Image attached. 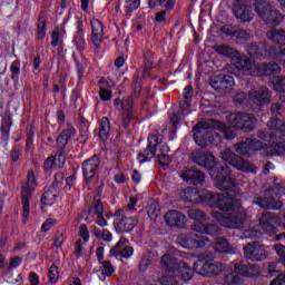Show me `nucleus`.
<instances>
[{
  "instance_id": "1",
  "label": "nucleus",
  "mask_w": 285,
  "mask_h": 285,
  "mask_svg": "<svg viewBox=\"0 0 285 285\" xmlns=\"http://www.w3.org/2000/svg\"><path fill=\"white\" fill-rule=\"evenodd\" d=\"M236 68L237 70H242L243 75H249L252 77H268L282 72V67L276 62L255 63L249 58H239Z\"/></svg>"
},
{
  "instance_id": "2",
  "label": "nucleus",
  "mask_w": 285,
  "mask_h": 285,
  "mask_svg": "<svg viewBox=\"0 0 285 285\" xmlns=\"http://www.w3.org/2000/svg\"><path fill=\"white\" fill-rule=\"evenodd\" d=\"M212 217L220 226H224L225 228H242L244 224L246 223V219H248V216L246 214V209L243 208V206L238 203L236 207L229 210V214H224L218 210H213L212 212Z\"/></svg>"
},
{
  "instance_id": "3",
  "label": "nucleus",
  "mask_w": 285,
  "mask_h": 285,
  "mask_svg": "<svg viewBox=\"0 0 285 285\" xmlns=\"http://www.w3.org/2000/svg\"><path fill=\"white\" fill-rule=\"evenodd\" d=\"M210 177L214 179L215 188L218 190H230V193L237 194V183L235 177L230 175V169L228 166H217L215 169H212Z\"/></svg>"
},
{
  "instance_id": "4",
  "label": "nucleus",
  "mask_w": 285,
  "mask_h": 285,
  "mask_svg": "<svg viewBox=\"0 0 285 285\" xmlns=\"http://www.w3.org/2000/svg\"><path fill=\"white\" fill-rule=\"evenodd\" d=\"M205 202L210 206V208H218V210H223L224 213H230V210L239 205V200L232 197L228 193L219 194L207 191V194H205Z\"/></svg>"
},
{
  "instance_id": "5",
  "label": "nucleus",
  "mask_w": 285,
  "mask_h": 285,
  "mask_svg": "<svg viewBox=\"0 0 285 285\" xmlns=\"http://www.w3.org/2000/svg\"><path fill=\"white\" fill-rule=\"evenodd\" d=\"M205 202L210 206V208H218V210H223L224 213H230V210L239 205V200L232 197L228 193L219 194L207 191V194H205Z\"/></svg>"
},
{
  "instance_id": "6",
  "label": "nucleus",
  "mask_w": 285,
  "mask_h": 285,
  "mask_svg": "<svg viewBox=\"0 0 285 285\" xmlns=\"http://www.w3.org/2000/svg\"><path fill=\"white\" fill-rule=\"evenodd\" d=\"M284 193V187H272L266 191L265 198H263L259 195H255L254 204H256V206H259L261 208H271L272 210H279V208H282L284 204L277 199L278 197H282Z\"/></svg>"
},
{
  "instance_id": "7",
  "label": "nucleus",
  "mask_w": 285,
  "mask_h": 285,
  "mask_svg": "<svg viewBox=\"0 0 285 285\" xmlns=\"http://www.w3.org/2000/svg\"><path fill=\"white\" fill-rule=\"evenodd\" d=\"M255 12L269 26L277 27L284 20L282 12L273 9L266 0H255Z\"/></svg>"
},
{
  "instance_id": "8",
  "label": "nucleus",
  "mask_w": 285,
  "mask_h": 285,
  "mask_svg": "<svg viewBox=\"0 0 285 285\" xmlns=\"http://www.w3.org/2000/svg\"><path fill=\"white\" fill-rule=\"evenodd\" d=\"M248 53L250 57L256 59H264V57H273L276 61H279V63H283L285 66V49L282 47H275L271 48L269 51L266 50V45L261 43L257 45H250L248 48Z\"/></svg>"
},
{
  "instance_id": "9",
  "label": "nucleus",
  "mask_w": 285,
  "mask_h": 285,
  "mask_svg": "<svg viewBox=\"0 0 285 285\" xmlns=\"http://www.w3.org/2000/svg\"><path fill=\"white\" fill-rule=\"evenodd\" d=\"M160 264L163 268H174L176 275H181V279L184 282H188L193 278V268L188 266V264L184 263L183 261H177V258L173 257L171 255L165 254L160 258Z\"/></svg>"
},
{
  "instance_id": "10",
  "label": "nucleus",
  "mask_w": 285,
  "mask_h": 285,
  "mask_svg": "<svg viewBox=\"0 0 285 285\" xmlns=\"http://www.w3.org/2000/svg\"><path fill=\"white\" fill-rule=\"evenodd\" d=\"M220 158L223 161H226V164H229V166H234L237 170H242V173H257V167L255 165L235 155V153L228 148H225L220 153Z\"/></svg>"
},
{
  "instance_id": "11",
  "label": "nucleus",
  "mask_w": 285,
  "mask_h": 285,
  "mask_svg": "<svg viewBox=\"0 0 285 285\" xmlns=\"http://www.w3.org/2000/svg\"><path fill=\"white\" fill-rule=\"evenodd\" d=\"M257 118L253 114L248 112H236L229 116V126L244 130V132H250L255 130Z\"/></svg>"
},
{
  "instance_id": "12",
  "label": "nucleus",
  "mask_w": 285,
  "mask_h": 285,
  "mask_svg": "<svg viewBox=\"0 0 285 285\" xmlns=\"http://www.w3.org/2000/svg\"><path fill=\"white\" fill-rule=\"evenodd\" d=\"M35 186H37L35 171L29 170L27 174V186H24L21 190L23 219H28L30 216V199H32V190H35Z\"/></svg>"
},
{
  "instance_id": "13",
  "label": "nucleus",
  "mask_w": 285,
  "mask_h": 285,
  "mask_svg": "<svg viewBox=\"0 0 285 285\" xmlns=\"http://www.w3.org/2000/svg\"><path fill=\"white\" fill-rule=\"evenodd\" d=\"M267 126L269 130H273L274 134H266V131L259 130L257 131L258 139L271 144L273 139H282V137H284L285 121H282L279 118L272 117L268 120Z\"/></svg>"
},
{
  "instance_id": "14",
  "label": "nucleus",
  "mask_w": 285,
  "mask_h": 285,
  "mask_svg": "<svg viewBox=\"0 0 285 285\" xmlns=\"http://www.w3.org/2000/svg\"><path fill=\"white\" fill-rule=\"evenodd\" d=\"M255 277L257 275V268L253 265H239L234 267V272L225 276V284L227 285H240L242 277Z\"/></svg>"
},
{
  "instance_id": "15",
  "label": "nucleus",
  "mask_w": 285,
  "mask_h": 285,
  "mask_svg": "<svg viewBox=\"0 0 285 285\" xmlns=\"http://www.w3.org/2000/svg\"><path fill=\"white\" fill-rule=\"evenodd\" d=\"M178 242L183 248H204V246L210 244L208 237L197 234L196 230L188 234H181L178 237Z\"/></svg>"
},
{
  "instance_id": "16",
  "label": "nucleus",
  "mask_w": 285,
  "mask_h": 285,
  "mask_svg": "<svg viewBox=\"0 0 285 285\" xmlns=\"http://www.w3.org/2000/svg\"><path fill=\"white\" fill-rule=\"evenodd\" d=\"M135 104V98L132 96H129L125 101H121L120 99L114 100V106L118 110H121L120 119H121V126L122 128H128L130 126V121L134 119L132 115V106Z\"/></svg>"
},
{
  "instance_id": "17",
  "label": "nucleus",
  "mask_w": 285,
  "mask_h": 285,
  "mask_svg": "<svg viewBox=\"0 0 285 285\" xmlns=\"http://www.w3.org/2000/svg\"><path fill=\"white\" fill-rule=\"evenodd\" d=\"M249 104L262 108L266 104H271V90L266 86H258L252 88L247 94Z\"/></svg>"
},
{
  "instance_id": "18",
  "label": "nucleus",
  "mask_w": 285,
  "mask_h": 285,
  "mask_svg": "<svg viewBox=\"0 0 285 285\" xmlns=\"http://www.w3.org/2000/svg\"><path fill=\"white\" fill-rule=\"evenodd\" d=\"M114 226L118 233H130L139 224V220L135 217H126L124 210H118L115 214Z\"/></svg>"
},
{
  "instance_id": "19",
  "label": "nucleus",
  "mask_w": 285,
  "mask_h": 285,
  "mask_svg": "<svg viewBox=\"0 0 285 285\" xmlns=\"http://www.w3.org/2000/svg\"><path fill=\"white\" fill-rule=\"evenodd\" d=\"M191 161L203 168H206L209 171V175L212 170H215L219 166L215 161V156H213V154L199 150L191 153Z\"/></svg>"
},
{
  "instance_id": "20",
  "label": "nucleus",
  "mask_w": 285,
  "mask_h": 285,
  "mask_svg": "<svg viewBox=\"0 0 285 285\" xmlns=\"http://www.w3.org/2000/svg\"><path fill=\"white\" fill-rule=\"evenodd\" d=\"M244 255L252 262H264L268 257V249L257 243L247 244L244 247Z\"/></svg>"
},
{
  "instance_id": "21",
  "label": "nucleus",
  "mask_w": 285,
  "mask_h": 285,
  "mask_svg": "<svg viewBox=\"0 0 285 285\" xmlns=\"http://www.w3.org/2000/svg\"><path fill=\"white\" fill-rule=\"evenodd\" d=\"M157 146H159V137L155 134L149 135L148 146L145 149V153L138 154V161L144 164V161H150L157 155Z\"/></svg>"
},
{
  "instance_id": "22",
  "label": "nucleus",
  "mask_w": 285,
  "mask_h": 285,
  "mask_svg": "<svg viewBox=\"0 0 285 285\" xmlns=\"http://www.w3.org/2000/svg\"><path fill=\"white\" fill-rule=\"evenodd\" d=\"M135 254V248L128 245V239L121 237L115 247L110 249V257H124L128 259Z\"/></svg>"
},
{
  "instance_id": "23",
  "label": "nucleus",
  "mask_w": 285,
  "mask_h": 285,
  "mask_svg": "<svg viewBox=\"0 0 285 285\" xmlns=\"http://www.w3.org/2000/svg\"><path fill=\"white\" fill-rule=\"evenodd\" d=\"M233 11L236 19H239L242 23H249V21H253V11H250V7L247 6L244 0H237L234 4Z\"/></svg>"
},
{
  "instance_id": "24",
  "label": "nucleus",
  "mask_w": 285,
  "mask_h": 285,
  "mask_svg": "<svg viewBox=\"0 0 285 285\" xmlns=\"http://www.w3.org/2000/svg\"><path fill=\"white\" fill-rule=\"evenodd\" d=\"M91 26V43H94L95 48L99 50L101 48V43L104 42V36L106 35L104 32V23L101 20L97 18H92L90 20Z\"/></svg>"
},
{
  "instance_id": "25",
  "label": "nucleus",
  "mask_w": 285,
  "mask_h": 285,
  "mask_svg": "<svg viewBox=\"0 0 285 285\" xmlns=\"http://www.w3.org/2000/svg\"><path fill=\"white\" fill-rule=\"evenodd\" d=\"M100 164L99 156H94L82 163V175L88 184L95 179Z\"/></svg>"
},
{
  "instance_id": "26",
  "label": "nucleus",
  "mask_w": 285,
  "mask_h": 285,
  "mask_svg": "<svg viewBox=\"0 0 285 285\" xmlns=\"http://www.w3.org/2000/svg\"><path fill=\"white\" fill-rule=\"evenodd\" d=\"M181 179H184L187 184H193V186H199L204 184V179H206V176L204 173L199 171L196 168H185L180 173Z\"/></svg>"
},
{
  "instance_id": "27",
  "label": "nucleus",
  "mask_w": 285,
  "mask_h": 285,
  "mask_svg": "<svg viewBox=\"0 0 285 285\" xmlns=\"http://www.w3.org/2000/svg\"><path fill=\"white\" fill-rule=\"evenodd\" d=\"M276 224L277 216L271 212H266L259 217V226L264 233H267V235H275Z\"/></svg>"
},
{
  "instance_id": "28",
  "label": "nucleus",
  "mask_w": 285,
  "mask_h": 285,
  "mask_svg": "<svg viewBox=\"0 0 285 285\" xmlns=\"http://www.w3.org/2000/svg\"><path fill=\"white\" fill-rule=\"evenodd\" d=\"M206 190H198L197 188L187 187L181 193V198L184 202H189L190 204H199V202H206Z\"/></svg>"
},
{
  "instance_id": "29",
  "label": "nucleus",
  "mask_w": 285,
  "mask_h": 285,
  "mask_svg": "<svg viewBox=\"0 0 285 285\" xmlns=\"http://www.w3.org/2000/svg\"><path fill=\"white\" fill-rule=\"evenodd\" d=\"M210 126L208 122H198L194 128V140L198 146H206V141L208 140V130Z\"/></svg>"
},
{
  "instance_id": "30",
  "label": "nucleus",
  "mask_w": 285,
  "mask_h": 285,
  "mask_svg": "<svg viewBox=\"0 0 285 285\" xmlns=\"http://www.w3.org/2000/svg\"><path fill=\"white\" fill-rule=\"evenodd\" d=\"M202 271L207 277H213L224 272V264L215 261H205Z\"/></svg>"
},
{
  "instance_id": "31",
  "label": "nucleus",
  "mask_w": 285,
  "mask_h": 285,
  "mask_svg": "<svg viewBox=\"0 0 285 285\" xmlns=\"http://www.w3.org/2000/svg\"><path fill=\"white\" fill-rule=\"evenodd\" d=\"M214 50L215 52H217V55H222V57H235L236 58V68H237V63H239V59H248V57L246 56H239V53H237V51L233 48L229 47L227 45H215L214 46Z\"/></svg>"
},
{
  "instance_id": "32",
  "label": "nucleus",
  "mask_w": 285,
  "mask_h": 285,
  "mask_svg": "<svg viewBox=\"0 0 285 285\" xmlns=\"http://www.w3.org/2000/svg\"><path fill=\"white\" fill-rule=\"evenodd\" d=\"M165 222L168 224V226L181 228L184 227V224H186V216L178 210H170L165 215Z\"/></svg>"
},
{
  "instance_id": "33",
  "label": "nucleus",
  "mask_w": 285,
  "mask_h": 285,
  "mask_svg": "<svg viewBox=\"0 0 285 285\" xmlns=\"http://www.w3.org/2000/svg\"><path fill=\"white\" fill-rule=\"evenodd\" d=\"M275 250L279 257L277 263H271L268 265V273L269 275H275V273H279V266H284L285 267V246L284 245H276Z\"/></svg>"
},
{
  "instance_id": "34",
  "label": "nucleus",
  "mask_w": 285,
  "mask_h": 285,
  "mask_svg": "<svg viewBox=\"0 0 285 285\" xmlns=\"http://www.w3.org/2000/svg\"><path fill=\"white\" fill-rule=\"evenodd\" d=\"M193 230L200 233V235H210L212 237L222 235V228L215 224L194 225Z\"/></svg>"
},
{
  "instance_id": "35",
  "label": "nucleus",
  "mask_w": 285,
  "mask_h": 285,
  "mask_svg": "<svg viewBox=\"0 0 285 285\" xmlns=\"http://www.w3.org/2000/svg\"><path fill=\"white\" fill-rule=\"evenodd\" d=\"M98 95L101 99V101H110L112 99V89H110V82L106 79H100L98 81Z\"/></svg>"
},
{
  "instance_id": "36",
  "label": "nucleus",
  "mask_w": 285,
  "mask_h": 285,
  "mask_svg": "<svg viewBox=\"0 0 285 285\" xmlns=\"http://www.w3.org/2000/svg\"><path fill=\"white\" fill-rule=\"evenodd\" d=\"M75 135H77V129L73 127H68L62 130L56 140L59 148H66V146H68V141H70Z\"/></svg>"
},
{
  "instance_id": "37",
  "label": "nucleus",
  "mask_w": 285,
  "mask_h": 285,
  "mask_svg": "<svg viewBox=\"0 0 285 285\" xmlns=\"http://www.w3.org/2000/svg\"><path fill=\"white\" fill-rule=\"evenodd\" d=\"M266 37L272 43L284 46L285 30L284 29H272L266 32Z\"/></svg>"
},
{
  "instance_id": "38",
  "label": "nucleus",
  "mask_w": 285,
  "mask_h": 285,
  "mask_svg": "<svg viewBox=\"0 0 285 285\" xmlns=\"http://www.w3.org/2000/svg\"><path fill=\"white\" fill-rule=\"evenodd\" d=\"M272 83L276 92H278L281 101L285 104V77L275 76L272 78Z\"/></svg>"
},
{
  "instance_id": "39",
  "label": "nucleus",
  "mask_w": 285,
  "mask_h": 285,
  "mask_svg": "<svg viewBox=\"0 0 285 285\" xmlns=\"http://www.w3.org/2000/svg\"><path fill=\"white\" fill-rule=\"evenodd\" d=\"M166 271V275H164L159 282L160 285H177V272H175V268H164Z\"/></svg>"
},
{
  "instance_id": "40",
  "label": "nucleus",
  "mask_w": 285,
  "mask_h": 285,
  "mask_svg": "<svg viewBox=\"0 0 285 285\" xmlns=\"http://www.w3.org/2000/svg\"><path fill=\"white\" fill-rule=\"evenodd\" d=\"M108 135H110V120L108 119V117H102L100 120L98 137L99 139H101V141H107Z\"/></svg>"
},
{
  "instance_id": "41",
  "label": "nucleus",
  "mask_w": 285,
  "mask_h": 285,
  "mask_svg": "<svg viewBox=\"0 0 285 285\" xmlns=\"http://www.w3.org/2000/svg\"><path fill=\"white\" fill-rule=\"evenodd\" d=\"M234 150L243 157H250V144L248 138L234 145Z\"/></svg>"
},
{
  "instance_id": "42",
  "label": "nucleus",
  "mask_w": 285,
  "mask_h": 285,
  "mask_svg": "<svg viewBox=\"0 0 285 285\" xmlns=\"http://www.w3.org/2000/svg\"><path fill=\"white\" fill-rule=\"evenodd\" d=\"M63 35H66V30L62 28H55L51 33V46L52 48H57V46H61L63 43Z\"/></svg>"
},
{
  "instance_id": "43",
  "label": "nucleus",
  "mask_w": 285,
  "mask_h": 285,
  "mask_svg": "<svg viewBox=\"0 0 285 285\" xmlns=\"http://www.w3.org/2000/svg\"><path fill=\"white\" fill-rule=\"evenodd\" d=\"M169 151H170V148L166 144H163L160 148L161 154H158V163H159V166H163V168H168V166L170 165V157L166 155V153H169Z\"/></svg>"
},
{
  "instance_id": "44",
  "label": "nucleus",
  "mask_w": 285,
  "mask_h": 285,
  "mask_svg": "<svg viewBox=\"0 0 285 285\" xmlns=\"http://www.w3.org/2000/svg\"><path fill=\"white\" fill-rule=\"evenodd\" d=\"M213 127L216 128L217 130H220V132L224 134V137L226 139H234L235 138V132L233 131V129L228 128L226 126V124L214 120L213 121Z\"/></svg>"
},
{
  "instance_id": "45",
  "label": "nucleus",
  "mask_w": 285,
  "mask_h": 285,
  "mask_svg": "<svg viewBox=\"0 0 285 285\" xmlns=\"http://www.w3.org/2000/svg\"><path fill=\"white\" fill-rule=\"evenodd\" d=\"M265 155L273 157L274 155H285V145L273 142L265 149Z\"/></svg>"
},
{
  "instance_id": "46",
  "label": "nucleus",
  "mask_w": 285,
  "mask_h": 285,
  "mask_svg": "<svg viewBox=\"0 0 285 285\" xmlns=\"http://www.w3.org/2000/svg\"><path fill=\"white\" fill-rule=\"evenodd\" d=\"M75 63L77 66V72L79 79L83 76V72L86 71V66H88V60L83 56H77L73 53Z\"/></svg>"
},
{
  "instance_id": "47",
  "label": "nucleus",
  "mask_w": 285,
  "mask_h": 285,
  "mask_svg": "<svg viewBox=\"0 0 285 285\" xmlns=\"http://www.w3.org/2000/svg\"><path fill=\"white\" fill-rule=\"evenodd\" d=\"M235 86V79L230 75H223V81H222V87L220 91L222 92H230V90Z\"/></svg>"
},
{
  "instance_id": "48",
  "label": "nucleus",
  "mask_w": 285,
  "mask_h": 285,
  "mask_svg": "<svg viewBox=\"0 0 285 285\" xmlns=\"http://www.w3.org/2000/svg\"><path fill=\"white\" fill-rule=\"evenodd\" d=\"M55 202H57V194L52 191V189H48L43 193L41 197V203L43 204V206H52Z\"/></svg>"
},
{
  "instance_id": "49",
  "label": "nucleus",
  "mask_w": 285,
  "mask_h": 285,
  "mask_svg": "<svg viewBox=\"0 0 285 285\" xmlns=\"http://www.w3.org/2000/svg\"><path fill=\"white\" fill-rule=\"evenodd\" d=\"M75 45L77 50H79L80 52L82 50H86V39L83 38V29H81V27H79L75 36Z\"/></svg>"
},
{
  "instance_id": "50",
  "label": "nucleus",
  "mask_w": 285,
  "mask_h": 285,
  "mask_svg": "<svg viewBox=\"0 0 285 285\" xmlns=\"http://www.w3.org/2000/svg\"><path fill=\"white\" fill-rule=\"evenodd\" d=\"M187 215L189 219H194V222H206V213L202 209H188Z\"/></svg>"
},
{
  "instance_id": "51",
  "label": "nucleus",
  "mask_w": 285,
  "mask_h": 285,
  "mask_svg": "<svg viewBox=\"0 0 285 285\" xmlns=\"http://www.w3.org/2000/svg\"><path fill=\"white\" fill-rule=\"evenodd\" d=\"M214 249L217 253H230V245L224 238H218L214 244Z\"/></svg>"
},
{
  "instance_id": "52",
  "label": "nucleus",
  "mask_w": 285,
  "mask_h": 285,
  "mask_svg": "<svg viewBox=\"0 0 285 285\" xmlns=\"http://www.w3.org/2000/svg\"><path fill=\"white\" fill-rule=\"evenodd\" d=\"M100 271L102 275H106V277H112V274L115 273V267L112 266V263L110 261H102L99 263Z\"/></svg>"
},
{
  "instance_id": "53",
  "label": "nucleus",
  "mask_w": 285,
  "mask_h": 285,
  "mask_svg": "<svg viewBox=\"0 0 285 285\" xmlns=\"http://www.w3.org/2000/svg\"><path fill=\"white\" fill-rule=\"evenodd\" d=\"M95 237L104 239V242H112V234L108 232V229H99L97 227L94 228Z\"/></svg>"
},
{
  "instance_id": "54",
  "label": "nucleus",
  "mask_w": 285,
  "mask_h": 285,
  "mask_svg": "<svg viewBox=\"0 0 285 285\" xmlns=\"http://www.w3.org/2000/svg\"><path fill=\"white\" fill-rule=\"evenodd\" d=\"M222 81H224V73L212 77L209 79V86H212L214 90H222Z\"/></svg>"
},
{
  "instance_id": "55",
  "label": "nucleus",
  "mask_w": 285,
  "mask_h": 285,
  "mask_svg": "<svg viewBox=\"0 0 285 285\" xmlns=\"http://www.w3.org/2000/svg\"><path fill=\"white\" fill-rule=\"evenodd\" d=\"M126 13L130 14L134 10H137L141 6V0H126L125 1Z\"/></svg>"
},
{
  "instance_id": "56",
  "label": "nucleus",
  "mask_w": 285,
  "mask_h": 285,
  "mask_svg": "<svg viewBox=\"0 0 285 285\" xmlns=\"http://www.w3.org/2000/svg\"><path fill=\"white\" fill-rule=\"evenodd\" d=\"M91 212L94 215H104V204H101V200L99 198H95L91 204Z\"/></svg>"
},
{
  "instance_id": "57",
  "label": "nucleus",
  "mask_w": 285,
  "mask_h": 285,
  "mask_svg": "<svg viewBox=\"0 0 285 285\" xmlns=\"http://www.w3.org/2000/svg\"><path fill=\"white\" fill-rule=\"evenodd\" d=\"M49 282L50 284L59 282V267L57 265H51L49 268Z\"/></svg>"
},
{
  "instance_id": "58",
  "label": "nucleus",
  "mask_w": 285,
  "mask_h": 285,
  "mask_svg": "<svg viewBox=\"0 0 285 285\" xmlns=\"http://www.w3.org/2000/svg\"><path fill=\"white\" fill-rule=\"evenodd\" d=\"M142 57L145 59V67L153 68V63H155V53L147 49L144 51Z\"/></svg>"
},
{
  "instance_id": "59",
  "label": "nucleus",
  "mask_w": 285,
  "mask_h": 285,
  "mask_svg": "<svg viewBox=\"0 0 285 285\" xmlns=\"http://www.w3.org/2000/svg\"><path fill=\"white\" fill-rule=\"evenodd\" d=\"M249 141V150L255 153L257 150H264V142L256 138H247Z\"/></svg>"
},
{
  "instance_id": "60",
  "label": "nucleus",
  "mask_w": 285,
  "mask_h": 285,
  "mask_svg": "<svg viewBox=\"0 0 285 285\" xmlns=\"http://www.w3.org/2000/svg\"><path fill=\"white\" fill-rule=\"evenodd\" d=\"M10 70H11V79L17 81V79H19V73L21 72V62L16 60L13 63H11Z\"/></svg>"
},
{
  "instance_id": "61",
  "label": "nucleus",
  "mask_w": 285,
  "mask_h": 285,
  "mask_svg": "<svg viewBox=\"0 0 285 285\" xmlns=\"http://www.w3.org/2000/svg\"><path fill=\"white\" fill-rule=\"evenodd\" d=\"M234 37H236V39H240L242 41H248L250 39V33L245 29L236 27V32Z\"/></svg>"
},
{
  "instance_id": "62",
  "label": "nucleus",
  "mask_w": 285,
  "mask_h": 285,
  "mask_svg": "<svg viewBox=\"0 0 285 285\" xmlns=\"http://www.w3.org/2000/svg\"><path fill=\"white\" fill-rule=\"evenodd\" d=\"M11 127H12V120L6 119L2 121L1 132L6 139H8V137H10V128Z\"/></svg>"
},
{
  "instance_id": "63",
  "label": "nucleus",
  "mask_w": 285,
  "mask_h": 285,
  "mask_svg": "<svg viewBox=\"0 0 285 285\" xmlns=\"http://www.w3.org/2000/svg\"><path fill=\"white\" fill-rule=\"evenodd\" d=\"M46 20L39 19L38 20V39L43 41L46 39Z\"/></svg>"
},
{
  "instance_id": "64",
  "label": "nucleus",
  "mask_w": 285,
  "mask_h": 285,
  "mask_svg": "<svg viewBox=\"0 0 285 285\" xmlns=\"http://www.w3.org/2000/svg\"><path fill=\"white\" fill-rule=\"evenodd\" d=\"M73 255L77 259H79V257H81V255H83V243L81 242V238H79L76 242Z\"/></svg>"
}]
</instances>
